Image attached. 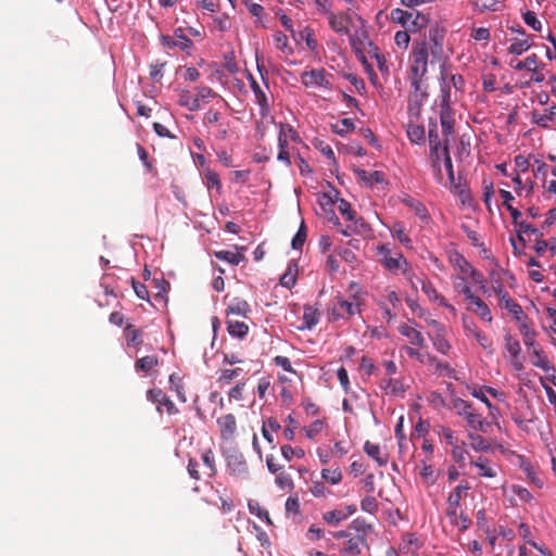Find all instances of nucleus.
I'll list each match as a JSON object with an SVG mask.
<instances>
[{
    "label": "nucleus",
    "mask_w": 556,
    "mask_h": 556,
    "mask_svg": "<svg viewBox=\"0 0 556 556\" xmlns=\"http://www.w3.org/2000/svg\"><path fill=\"white\" fill-rule=\"evenodd\" d=\"M109 321L111 325L123 328V330L127 327V324H130L129 318H127L122 312L111 313Z\"/></svg>",
    "instance_id": "obj_53"
},
{
    "label": "nucleus",
    "mask_w": 556,
    "mask_h": 556,
    "mask_svg": "<svg viewBox=\"0 0 556 556\" xmlns=\"http://www.w3.org/2000/svg\"><path fill=\"white\" fill-rule=\"evenodd\" d=\"M356 513V506L354 504L351 505H342L337 507L336 509L326 511L323 514V520L329 526H338L342 521L346 520L350 516Z\"/></svg>",
    "instance_id": "obj_11"
},
{
    "label": "nucleus",
    "mask_w": 556,
    "mask_h": 556,
    "mask_svg": "<svg viewBox=\"0 0 556 556\" xmlns=\"http://www.w3.org/2000/svg\"><path fill=\"white\" fill-rule=\"evenodd\" d=\"M410 122L407 125L406 134L412 143L420 144L425 142V128L421 125L415 124L414 118H418L417 116L410 115Z\"/></svg>",
    "instance_id": "obj_22"
},
{
    "label": "nucleus",
    "mask_w": 556,
    "mask_h": 556,
    "mask_svg": "<svg viewBox=\"0 0 556 556\" xmlns=\"http://www.w3.org/2000/svg\"><path fill=\"white\" fill-rule=\"evenodd\" d=\"M214 255L218 260L225 261V262H227L229 264H232V265H238L240 262H242L244 260L243 254L238 252V251L222 250V251L214 252Z\"/></svg>",
    "instance_id": "obj_34"
},
{
    "label": "nucleus",
    "mask_w": 556,
    "mask_h": 556,
    "mask_svg": "<svg viewBox=\"0 0 556 556\" xmlns=\"http://www.w3.org/2000/svg\"><path fill=\"white\" fill-rule=\"evenodd\" d=\"M468 440L470 446L478 452L488 451L490 448V443L479 434L469 433Z\"/></svg>",
    "instance_id": "obj_45"
},
{
    "label": "nucleus",
    "mask_w": 556,
    "mask_h": 556,
    "mask_svg": "<svg viewBox=\"0 0 556 556\" xmlns=\"http://www.w3.org/2000/svg\"><path fill=\"white\" fill-rule=\"evenodd\" d=\"M440 122L442 127V132L445 139L454 131V118L450 109V92L442 87V101H441V112H440Z\"/></svg>",
    "instance_id": "obj_7"
},
{
    "label": "nucleus",
    "mask_w": 556,
    "mask_h": 556,
    "mask_svg": "<svg viewBox=\"0 0 556 556\" xmlns=\"http://www.w3.org/2000/svg\"><path fill=\"white\" fill-rule=\"evenodd\" d=\"M531 363L533 366L548 371L551 369L549 363L545 355L538 349H534L531 354Z\"/></svg>",
    "instance_id": "obj_43"
},
{
    "label": "nucleus",
    "mask_w": 556,
    "mask_h": 556,
    "mask_svg": "<svg viewBox=\"0 0 556 556\" xmlns=\"http://www.w3.org/2000/svg\"><path fill=\"white\" fill-rule=\"evenodd\" d=\"M358 179L366 182L369 186H374L376 184H382L384 181V175L382 172L375 170V172H367L364 169H356L355 170Z\"/></svg>",
    "instance_id": "obj_27"
},
{
    "label": "nucleus",
    "mask_w": 556,
    "mask_h": 556,
    "mask_svg": "<svg viewBox=\"0 0 556 556\" xmlns=\"http://www.w3.org/2000/svg\"><path fill=\"white\" fill-rule=\"evenodd\" d=\"M429 56H431V63L441 64V79L445 83L448 77L445 64L450 55L444 49V34L438 28L430 29L427 40L414 43L409 55L408 77L413 89L408 99V114L410 115L417 116L420 113V108L428 97Z\"/></svg>",
    "instance_id": "obj_1"
},
{
    "label": "nucleus",
    "mask_w": 556,
    "mask_h": 556,
    "mask_svg": "<svg viewBox=\"0 0 556 556\" xmlns=\"http://www.w3.org/2000/svg\"><path fill=\"white\" fill-rule=\"evenodd\" d=\"M201 458H202V462L205 467L204 475L208 478L214 477L217 472V469H216L214 453L212 452V450L207 448V450L203 451Z\"/></svg>",
    "instance_id": "obj_30"
},
{
    "label": "nucleus",
    "mask_w": 556,
    "mask_h": 556,
    "mask_svg": "<svg viewBox=\"0 0 556 556\" xmlns=\"http://www.w3.org/2000/svg\"><path fill=\"white\" fill-rule=\"evenodd\" d=\"M456 264L458 265L460 271L464 274V275H471L472 278L477 281V282H482L483 281V277L482 275H480L479 273H477L472 266L464 258L462 257L460 255H457L456 257Z\"/></svg>",
    "instance_id": "obj_38"
},
{
    "label": "nucleus",
    "mask_w": 556,
    "mask_h": 556,
    "mask_svg": "<svg viewBox=\"0 0 556 556\" xmlns=\"http://www.w3.org/2000/svg\"><path fill=\"white\" fill-rule=\"evenodd\" d=\"M521 34L523 36L522 38H513L510 40V45L508 47V52L510 54L520 55L531 48V38L529 36H526L523 31H521Z\"/></svg>",
    "instance_id": "obj_24"
},
{
    "label": "nucleus",
    "mask_w": 556,
    "mask_h": 556,
    "mask_svg": "<svg viewBox=\"0 0 556 556\" xmlns=\"http://www.w3.org/2000/svg\"><path fill=\"white\" fill-rule=\"evenodd\" d=\"M470 464L478 469L479 477L494 478L497 476V466L492 464L486 457L479 456Z\"/></svg>",
    "instance_id": "obj_17"
},
{
    "label": "nucleus",
    "mask_w": 556,
    "mask_h": 556,
    "mask_svg": "<svg viewBox=\"0 0 556 556\" xmlns=\"http://www.w3.org/2000/svg\"><path fill=\"white\" fill-rule=\"evenodd\" d=\"M306 240V230L304 227V224L302 223L300 229L298 230L296 235L292 239V248L295 250H299L303 247L304 242Z\"/></svg>",
    "instance_id": "obj_61"
},
{
    "label": "nucleus",
    "mask_w": 556,
    "mask_h": 556,
    "mask_svg": "<svg viewBox=\"0 0 556 556\" xmlns=\"http://www.w3.org/2000/svg\"><path fill=\"white\" fill-rule=\"evenodd\" d=\"M451 447L454 460L462 465L465 462L467 455V451L465 450L464 445H458L457 443H455Z\"/></svg>",
    "instance_id": "obj_62"
},
{
    "label": "nucleus",
    "mask_w": 556,
    "mask_h": 556,
    "mask_svg": "<svg viewBox=\"0 0 556 556\" xmlns=\"http://www.w3.org/2000/svg\"><path fill=\"white\" fill-rule=\"evenodd\" d=\"M442 166L445 168L447 173V181L443 180L442 185L450 187L451 189L456 188L453 163L450 156V152H445V160L442 161Z\"/></svg>",
    "instance_id": "obj_39"
},
{
    "label": "nucleus",
    "mask_w": 556,
    "mask_h": 556,
    "mask_svg": "<svg viewBox=\"0 0 556 556\" xmlns=\"http://www.w3.org/2000/svg\"><path fill=\"white\" fill-rule=\"evenodd\" d=\"M227 330L231 337L242 339L248 333L249 326L243 321L228 318Z\"/></svg>",
    "instance_id": "obj_28"
},
{
    "label": "nucleus",
    "mask_w": 556,
    "mask_h": 556,
    "mask_svg": "<svg viewBox=\"0 0 556 556\" xmlns=\"http://www.w3.org/2000/svg\"><path fill=\"white\" fill-rule=\"evenodd\" d=\"M513 492L518 496V498L526 503H532L534 497L533 495L526 489L520 485H514Z\"/></svg>",
    "instance_id": "obj_64"
},
{
    "label": "nucleus",
    "mask_w": 556,
    "mask_h": 556,
    "mask_svg": "<svg viewBox=\"0 0 556 556\" xmlns=\"http://www.w3.org/2000/svg\"><path fill=\"white\" fill-rule=\"evenodd\" d=\"M124 338L129 346L138 348L142 343L141 330L136 328L131 323L127 324V327L124 329Z\"/></svg>",
    "instance_id": "obj_26"
},
{
    "label": "nucleus",
    "mask_w": 556,
    "mask_h": 556,
    "mask_svg": "<svg viewBox=\"0 0 556 556\" xmlns=\"http://www.w3.org/2000/svg\"><path fill=\"white\" fill-rule=\"evenodd\" d=\"M505 349L507 350V352L509 353V355L511 357L510 364L513 365V367L516 370H521L522 364L519 361V354H520L521 348H520L519 341L510 336H506Z\"/></svg>",
    "instance_id": "obj_19"
},
{
    "label": "nucleus",
    "mask_w": 556,
    "mask_h": 556,
    "mask_svg": "<svg viewBox=\"0 0 556 556\" xmlns=\"http://www.w3.org/2000/svg\"><path fill=\"white\" fill-rule=\"evenodd\" d=\"M437 433L440 437L441 441L443 443H445L446 445L452 446L455 443H457V440L454 437L453 430L447 427H444V426L437 427Z\"/></svg>",
    "instance_id": "obj_48"
},
{
    "label": "nucleus",
    "mask_w": 556,
    "mask_h": 556,
    "mask_svg": "<svg viewBox=\"0 0 556 556\" xmlns=\"http://www.w3.org/2000/svg\"><path fill=\"white\" fill-rule=\"evenodd\" d=\"M159 365V358L155 355H148L137 359L135 368L137 371L149 372Z\"/></svg>",
    "instance_id": "obj_36"
},
{
    "label": "nucleus",
    "mask_w": 556,
    "mask_h": 556,
    "mask_svg": "<svg viewBox=\"0 0 556 556\" xmlns=\"http://www.w3.org/2000/svg\"><path fill=\"white\" fill-rule=\"evenodd\" d=\"M453 407L456 409L457 414L460 416H465L470 409H472V406L469 402L464 401L462 399H455L453 401Z\"/></svg>",
    "instance_id": "obj_63"
},
{
    "label": "nucleus",
    "mask_w": 556,
    "mask_h": 556,
    "mask_svg": "<svg viewBox=\"0 0 556 556\" xmlns=\"http://www.w3.org/2000/svg\"><path fill=\"white\" fill-rule=\"evenodd\" d=\"M382 388L387 393L391 394H402L405 391L403 383L400 380L392 378L386 380Z\"/></svg>",
    "instance_id": "obj_49"
},
{
    "label": "nucleus",
    "mask_w": 556,
    "mask_h": 556,
    "mask_svg": "<svg viewBox=\"0 0 556 556\" xmlns=\"http://www.w3.org/2000/svg\"><path fill=\"white\" fill-rule=\"evenodd\" d=\"M147 399L156 405V410L160 413L163 412V408H165L166 413L169 415L178 413L174 402L161 389L149 390L147 392Z\"/></svg>",
    "instance_id": "obj_9"
},
{
    "label": "nucleus",
    "mask_w": 556,
    "mask_h": 556,
    "mask_svg": "<svg viewBox=\"0 0 556 556\" xmlns=\"http://www.w3.org/2000/svg\"><path fill=\"white\" fill-rule=\"evenodd\" d=\"M350 528L356 531H363L362 534L350 536L344 543L341 553L346 556H357L362 553L363 547L366 545V526L361 523L358 519L352 521Z\"/></svg>",
    "instance_id": "obj_4"
},
{
    "label": "nucleus",
    "mask_w": 556,
    "mask_h": 556,
    "mask_svg": "<svg viewBox=\"0 0 556 556\" xmlns=\"http://www.w3.org/2000/svg\"><path fill=\"white\" fill-rule=\"evenodd\" d=\"M420 283L421 290L427 295L429 301L446 307L453 314L456 313L455 307L445 301V299L437 291L431 282L420 280Z\"/></svg>",
    "instance_id": "obj_15"
},
{
    "label": "nucleus",
    "mask_w": 556,
    "mask_h": 556,
    "mask_svg": "<svg viewBox=\"0 0 556 556\" xmlns=\"http://www.w3.org/2000/svg\"><path fill=\"white\" fill-rule=\"evenodd\" d=\"M275 483L281 490H292L294 486L291 476L285 471L277 473Z\"/></svg>",
    "instance_id": "obj_50"
},
{
    "label": "nucleus",
    "mask_w": 556,
    "mask_h": 556,
    "mask_svg": "<svg viewBox=\"0 0 556 556\" xmlns=\"http://www.w3.org/2000/svg\"><path fill=\"white\" fill-rule=\"evenodd\" d=\"M523 20H525V23L530 26L531 28H533L534 30L539 31L541 30L542 28V24L541 22L538 20L536 15L534 12L532 11H527L525 14H523Z\"/></svg>",
    "instance_id": "obj_60"
},
{
    "label": "nucleus",
    "mask_w": 556,
    "mask_h": 556,
    "mask_svg": "<svg viewBox=\"0 0 556 556\" xmlns=\"http://www.w3.org/2000/svg\"><path fill=\"white\" fill-rule=\"evenodd\" d=\"M288 135L291 136L293 140H295L296 136L293 129L288 125H279V135H278V147H288Z\"/></svg>",
    "instance_id": "obj_51"
},
{
    "label": "nucleus",
    "mask_w": 556,
    "mask_h": 556,
    "mask_svg": "<svg viewBox=\"0 0 556 556\" xmlns=\"http://www.w3.org/2000/svg\"><path fill=\"white\" fill-rule=\"evenodd\" d=\"M468 490H469L468 483L458 484L453 490V492L450 494V496L447 498V515L448 516H456L459 503L467 495Z\"/></svg>",
    "instance_id": "obj_14"
},
{
    "label": "nucleus",
    "mask_w": 556,
    "mask_h": 556,
    "mask_svg": "<svg viewBox=\"0 0 556 556\" xmlns=\"http://www.w3.org/2000/svg\"><path fill=\"white\" fill-rule=\"evenodd\" d=\"M178 102L180 105L188 108L190 111H197L200 109L199 98L193 97L188 91H182L179 94Z\"/></svg>",
    "instance_id": "obj_40"
},
{
    "label": "nucleus",
    "mask_w": 556,
    "mask_h": 556,
    "mask_svg": "<svg viewBox=\"0 0 556 556\" xmlns=\"http://www.w3.org/2000/svg\"><path fill=\"white\" fill-rule=\"evenodd\" d=\"M255 101L260 106V113L263 117L269 114V101L266 92L262 90H256L254 93Z\"/></svg>",
    "instance_id": "obj_44"
},
{
    "label": "nucleus",
    "mask_w": 556,
    "mask_h": 556,
    "mask_svg": "<svg viewBox=\"0 0 556 556\" xmlns=\"http://www.w3.org/2000/svg\"><path fill=\"white\" fill-rule=\"evenodd\" d=\"M353 129L354 123L351 118H343L332 125V130L340 136H344Z\"/></svg>",
    "instance_id": "obj_47"
},
{
    "label": "nucleus",
    "mask_w": 556,
    "mask_h": 556,
    "mask_svg": "<svg viewBox=\"0 0 556 556\" xmlns=\"http://www.w3.org/2000/svg\"><path fill=\"white\" fill-rule=\"evenodd\" d=\"M403 350L405 351V353L412 357V358H416L419 363L421 364H426V363H429V362H432L434 361L428 353H421L418 349L416 348H413V346H408V345H405L403 348Z\"/></svg>",
    "instance_id": "obj_46"
},
{
    "label": "nucleus",
    "mask_w": 556,
    "mask_h": 556,
    "mask_svg": "<svg viewBox=\"0 0 556 556\" xmlns=\"http://www.w3.org/2000/svg\"><path fill=\"white\" fill-rule=\"evenodd\" d=\"M204 175H205V184L208 189H212V188L220 189L222 184L219 180V176L216 172L207 168V169H205Z\"/></svg>",
    "instance_id": "obj_57"
},
{
    "label": "nucleus",
    "mask_w": 556,
    "mask_h": 556,
    "mask_svg": "<svg viewBox=\"0 0 556 556\" xmlns=\"http://www.w3.org/2000/svg\"><path fill=\"white\" fill-rule=\"evenodd\" d=\"M420 477L426 484H433L435 482V471L431 465L424 464L420 469Z\"/></svg>",
    "instance_id": "obj_55"
},
{
    "label": "nucleus",
    "mask_w": 556,
    "mask_h": 556,
    "mask_svg": "<svg viewBox=\"0 0 556 556\" xmlns=\"http://www.w3.org/2000/svg\"><path fill=\"white\" fill-rule=\"evenodd\" d=\"M281 454L286 460L290 462L293 457H298V458L304 457L305 452L301 447L293 448L290 445H283V446H281Z\"/></svg>",
    "instance_id": "obj_52"
},
{
    "label": "nucleus",
    "mask_w": 556,
    "mask_h": 556,
    "mask_svg": "<svg viewBox=\"0 0 556 556\" xmlns=\"http://www.w3.org/2000/svg\"><path fill=\"white\" fill-rule=\"evenodd\" d=\"M319 318H320V313L317 308H315L311 305H305L304 309H303V318H302L303 323L301 326H299V329L300 330L312 329L313 327H315L318 324Z\"/></svg>",
    "instance_id": "obj_23"
},
{
    "label": "nucleus",
    "mask_w": 556,
    "mask_h": 556,
    "mask_svg": "<svg viewBox=\"0 0 556 556\" xmlns=\"http://www.w3.org/2000/svg\"><path fill=\"white\" fill-rule=\"evenodd\" d=\"M326 427V422L321 419H316L312 424H309L307 427L303 428V431L305 432L306 437L308 439H315L318 434L323 432V430Z\"/></svg>",
    "instance_id": "obj_42"
},
{
    "label": "nucleus",
    "mask_w": 556,
    "mask_h": 556,
    "mask_svg": "<svg viewBox=\"0 0 556 556\" xmlns=\"http://www.w3.org/2000/svg\"><path fill=\"white\" fill-rule=\"evenodd\" d=\"M361 508L364 511L374 514L378 510V503L374 496H366L361 502Z\"/></svg>",
    "instance_id": "obj_59"
},
{
    "label": "nucleus",
    "mask_w": 556,
    "mask_h": 556,
    "mask_svg": "<svg viewBox=\"0 0 556 556\" xmlns=\"http://www.w3.org/2000/svg\"><path fill=\"white\" fill-rule=\"evenodd\" d=\"M298 266L294 263H290L286 273L280 278L281 286L286 288H292L296 282Z\"/></svg>",
    "instance_id": "obj_37"
},
{
    "label": "nucleus",
    "mask_w": 556,
    "mask_h": 556,
    "mask_svg": "<svg viewBox=\"0 0 556 556\" xmlns=\"http://www.w3.org/2000/svg\"><path fill=\"white\" fill-rule=\"evenodd\" d=\"M403 201L406 205L412 207L420 218L424 219L427 217V211L420 202L415 201L412 198H405Z\"/></svg>",
    "instance_id": "obj_58"
},
{
    "label": "nucleus",
    "mask_w": 556,
    "mask_h": 556,
    "mask_svg": "<svg viewBox=\"0 0 556 556\" xmlns=\"http://www.w3.org/2000/svg\"><path fill=\"white\" fill-rule=\"evenodd\" d=\"M399 332L407 338L410 344L416 346L425 345V338L422 333L410 324H403L399 326Z\"/></svg>",
    "instance_id": "obj_18"
},
{
    "label": "nucleus",
    "mask_w": 556,
    "mask_h": 556,
    "mask_svg": "<svg viewBox=\"0 0 556 556\" xmlns=\"http://www.w3.org/2000/svg\"><path fill=\"white\" fill-rule=\"evenodd\" d=\"M321 478L330 484H339L342 480V471L340 468H325L321 470Z\"/></svg>",
    "instance_id": "obj_41"
},
{
    "label": "nucleus",
    "mask_w": 556,
    "mask_h": 556,
    "mask_svg": "<svg viewBox=\"0 0 556 556\" xmlns=\"http://www.w3.org/2000/svg\"><path fill=\"white\" fill-rule=\"evenodd\" d=\"M500 304L503 305L516 319H520L522 315V308L517 304L508 294H503V298L498 299Z\"/></svg>",
    "instance_id": "obj_35"
},
{
    "label": "nucleus",
    "mask_w": 556,
    "mask_h": 556,
    "mask_svg": "<svg viewBox=\"0 0 556 556\" xmlns=\"http://www.w3.org/2000/svg\"><path fill=\"white\" fill-rule=\"evenodd\" d=\"M391 236L406 249H413V242L402 223H394L391 228Z\"/></svg>",
    "instance_id": "obj_25"
},
{
    "label": "nucleus",
    "mask_w": 556,
    "mask_h": 556,
    "mask_svg": "<svg viewBox=\"0 0 556 556\" xmlns=\"http://www.w3.org/2000/svg\"><path fill=\"white\" fill-rule=\"evenodd\" d=\"M470 394L473 397L480 400L482 403H484L486 405L488 409H489L490 416L492 418H496L497 409L489 401V399L486 396L488 393L485 392L483 387H473V388H471Z\"/></svg>",
    "instance_id": "obj_32"
},
{
    "label": "nucleus",
    "mask_w": 556,
    "mask_h": 556,
    "mask_svg": "<svg viewBox=\"0 0 556 556\" xmlns=\"http://www.w3.org/2000/svg\"><path fill=\"white\" fill-rule=\"evenodd\" d=\"M529 61L531 66H527L526 71L530 76L525 81L520 83L521 87H530L532 83H543L545 79V75L543 74L545 64L540 60V58L533 53L529 55Z\"/></svg>",
    "instance_id": "obj_10"
},
{
    "label": "nucleus",
    "mask_w": 556,
    "mask_h": 556,
    "mask_svg": "<svg viewBox=\"0 0 556 556\" xmlns=\"http://www.w3.org/2000/svg\"><path fill=\"white\" fill-rule=\"evenodd\" d=\"M391 20L406 28V31L400 30L394 36L395 45L402 49H406L409 45L408 31H418L429 23V16L410 4H407L405 9L393 10Z\"/></svg>",
    "instance_id": "obj_2"
},
{
    "label": "nucleus",
    "mask_w": 556,
    "mask_h": 556,
    "mask_svg": "<svg viewBox=\"0 0 556 556\" xmlns=\"http://www.w3.org/2000/svg\"><path fill=\"white\" fill-rule=\"evenodd\" d=\"M301 81L306 87L328 88L330 86L326 71L323 68L304 72L301 76Z\"/></svg>",
    "instance_id": "obj_13"
},
{
    "label": "nucleus",
    "mask_w": 556,
    "mask_h": 556,
    "mask_svg": "<svg viewBox=\"0 0 556 556\" xmlns=\"http://www.w3.org/2000/svg\"><path fill=\"white\" fill-rule=\"evenodd\" d=\"M473 338L477 340V342L480 344V346L485 350L489 353H493V341L491 338H489L485 333H483L481 330L476 332Z\"/></svg>",
    "instance_id": "obj_54"
},
{
    "label": "nucleus",
    "mask_w": 556,
    "mask_h": 556,
    "mask_svg": "<svg viewBox=\"0 0 556 556\" xmlns=\"http://www.w3.org/2000/svg\"><path fill=\"white\" fill-rule=\"evenodd\" d=\"M445 152H448V139H444L443 147L430 149L431 166L439 184L443 182L442 161L445 160Z\"/></svg>",
    "instance_id": "obj_12"
},
{
    "label": "nucleus",
    "mask_w": 556,
    "mask_h": 556,
    "mask_svg": "<svg viewBox=\"0 0 556 556\" xmlns=\"http://www.w3.org/2000/svg\"><path fill=\"white\" fill-rule=\"evenodd\" d=\"M365 453L371 457L378 466H384L388 463V454L380 447L379 444L366 441L364 445Z\"/></svg>",
    "instance_id": "obj_21"
},
{
    "label": "nucleus",
    "mask_w": 556,
    "mask_h": 556,
    "mask_svg": "<svg viewBox=\"0 0 556 556\" xmlns=\"http://www.w3.org/2000/svg\"><path fill=\"white\" fill-rule=\"evenodd\" d=\"M274 41H275L277 49L281 50L285 53L291 52V49H290L289 42H288V37L283 33L276 31L274 34Z\"/></svg>",
    "instance_id": "obj_56"
},
{
    "label": "nucleus",
    "mask_w": 556,
    "mask_h": 556,
    "mask_svg": "<svg viewBox=\"0 0 556 556\" xmlns=\"http://www.w3.org/2000/svg\"><path fill=\"white\" fill-rule=\"evenodd\" d=\"M467 309L475 313L477 316H479L482 320L486 323H491L493 319L488 304L479 296L472 299V301L467 304Z\"/></svg>",
    "instance_id": "obj_20"
},
{
    "label": "nucleus",
    "mask_w": 556,
    "mask_h": 556,
    "mask_svg": "<svg viewBox=\"0 0 556 556\" xmlns=\"http://www.w3.org/2000/svg\"><path fill=\"white\" fill-rule=\"evenodd\" d=\"M363 23L362 18L357 16L355 13L344 12V13H329L328 14V23L332 30L336 33L343 35L349 34L351 27H355L356 23Z\"/></svg>",
    "instance_id": "obj_5"
},
{
    "label": "nucleus",
    "mask_w": 556,
    "mask_h": 556,
    "mask_svg": "<svg viewBox=\"0 0 556 556\" xmlns=\"http://www.w3.org/2000/svg\"><path fill=\"white\" fill-rule=\"evenodd\" d=\"M429 337L438 352L446 354L450 351L451 344L446 339V332L429 333Z\"/></svg>",
    "instance_id": "obj_33"
},
{
    "label": "nucleus",
    "mask_w": 556,
    "mask_h": 556,
    "mask_svg": "<svg viewBox=\"0 0 556 556\" xmlns=\"http://www.w3.org/2000/svg\"><path fill=\"white\" fill-rule=\"evenodd\" d=\"M220 437L223 440L231 439L237 430L236 417L232 414H226L217 419Z\"/></svg>",
    "instance_id": "obj_16"
},
{
    "label": "nucleus",
    "mask_w": 556,
    "mask_h": 556,
    "mask_svg": "<svg viewBox=\"0 0 556 556\" xmlns=\"http://www.w3.org/2000/svg\"><path fill=\"white\" fill-rule=\"evenodd\" d=\"M361 304L359 299L355 294L352 301L339 298L331 309V316L333 319L354 316L361 312Z\"/></svg>",
    "instance_id": "obj_6"
},
{
    "label": "nucleus",
    "mask_w": 556,
    "mask_h": 556,
    "mask_svg": "<svg viewBox=\"0 0 556 556\" xmlns=\"http://www.w3.org/2000/svg\"><path fill=\"white\" fill-rule=\"evenodd\" d=\"M250 311V305L245 300L235 299L227 307L226 313L228 317L229 315L247 316Z\"/></svg>",
    "instance_id": "obj_29"
},
{
    "label": "nucleus",
    "mask_w": 556,
    "mask_h": 556,
    "mask_svg": "<svg viewBox=\"0 0 556 556\" xmlns=\"http://www.w3.org/2000/svg\"><path fill=\"white\" fill-rule=\"evenodd\" d=\"M379 262L386 269L394 275L403 274L413 288H417L413 280L414 273L412 265L400 252H393L389 244H381L377 248Z\"/></svg>",
    "instance_id": "obj_3"
},
{
    "label": "nucleus",
    "mask_w": 556,
    "mask_h": 556,
    "mask_svg": "<svg viewBox=\"0 0 556 556\" xmlns=\"http://www.w3.org/2000/svg\"><path fill=\"white\" fill-rule=\"evenodd\" d=\"M464 418L466 419L468 426L475 430L485 431V428L489 426L488 421H485L481 415L476 413L473 409H470Z\"/></svg>",
    "instance_id": "obj_31"
},
{
    "label": "nucleus",
    "mask_w": 556,
    "mask_h": 556,
    "mask_svg": "<svg viewBox=\"0 0 556 556\" xmlns=\"http://www.w3.org/2000/svg\"><path fill=\"white\" fill-rule=\"evenodd\" d=\"M226 463L230 475L240 479H248L250 477L248 463L241 453L232 452L228 454Z\"/></svg>",
    "instance_id": "obj_8"
}]
</instances>
